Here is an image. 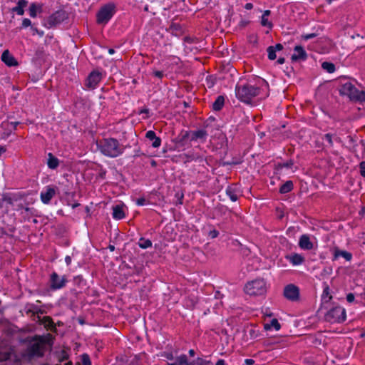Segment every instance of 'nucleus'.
Returning a JSON list of instances; mask_svg holds the SVG:
<instances>
[{
	"instance_id": "f257e3e1",
	"label": "nucleus",
	"mask_w": 365,
	"mask_h": 365,
	"mask_svg": "<svg viewBox=\"0 0 365 365\" xmlns=\"http://www.w3.org/2000/svg\"><path fill=\"white\" fill-rule=\"evenodd\" d=\"M96 145L103 155L110 158H116L120 155L125 150V147L120 145L118 140L113 138L98 140Z\"/></svg>"
},
{
	"instance_id": "f03ea898",
	"label": "nucleus",
	"mask_w": 365,
	"mask_h": 365,
	"mask_svg": "<svg viewBox=\"0 0 365 365\" xmlns=\"http://www.w3.org/2000/svg\"><path fill=\"white\" fill-rule=\"evenodd\" d=\"M44 336H35L29 342L26 349V354L29 357L42 356L43 355L44 346L48 342V337Z\"/></svg>"
},
{
	"instance_id": "7ed1b4c3",
	"label": "nucleus",
	"mask_w": 365,
	"mask_h": 365,
	"mask_svg": "<svg viewBox=\"0 0 365 365\" xmlns=\"http://www.w3.org/2000/svg\"><path fill=\"white\" fill-rule=\"evenodd\" d=\"M339 93L341 96H347L351 101L365 102V92L357 89L355 86L349 81H346L341 85Z\"/></svg>"
},
{
	"instance_id": "20e7f679",
	"label": "nucleus",
	"mask_w": 365,
	"mask_h": 365,
	"mask_svg": "<svg viewBox=\"0 0 365 365\" xmlns=\"http://www.w3.org/2000/svg\"><path fill=\"white\" fill-rule=\"evenodd\" d=\"M259 93V88L250 84L237 85L235 94L237 98L245 103H250L251 100Z\"/></svg>"
},
{
	"instance_id": "39448f33",
	"label": "nucleus",
	"mask_w": 365,
	"mask_h": 365,
	"mask_svg": "<svg viewBox=\"0 0 365 365\" xmlns=\"http://www.w3.org/2000/svg\"><path fill=\"white\" fill-rule=\"evenodd\" d=\"M245 292L250 296L263 295L267 292L266 282L263 279L248 282L245 284Z\"/></svg>"
},
{
	"instance_id": "423d86ee",
	"label": "nucleus",
	"mask_w": 365,
	"mask_h": 365,
	"mask_svg": "<svg viewBox=\"0 0 365 365\" xmlns=\"http://www.w3.org/2000/svg\"><path fill=\"white\" fill-rule=\"evenodd\" d=\"M346 317L345 309L340 306H336L326 312L324 319L330 323H341L346 320Z\"/></svg>"
},
{
	"instance_id": "0eeeda50",
	"label": "nucleus",
	"mask_w": 365,
	"mask_h": 365,
	"mask_svg": "<svg viewBox=\"0 0 365 365\" xmlns=\"http://www.w3.org/2000/svg\"><path fill=\"white\" fill-rule=\"evenodd\" d=\"M115 12V6L113 4H107L103 6L97 14V22L106 24L112 18Z\"/></svg>"
},
{
	"instance_id": "6e6552de",
	"label": "nucleus",
	"mask_w": 365,
	"mask_h": 365,
	"mask_svg": "<svg viewBox=\"0 0 365 365\" xmlns=\"http://www.w3.org/2000/svg\"><path fill=\"white\" fill-rule=\"evenodd\" d=\"M66 19H68L67 12L64 10H58L48 17L46 25L48 28H52L60 24Z\"/></svg>"
},
{
	"instance_id": "1a4fd4ad",
	"label": "nucleus",
	"mask_w": 365,
	"mask_h": 365,
	"mask_svg": "<svg viewBox=\"0 0 365 365\" xmlns=\"http://www.w3.org/2000/svg\"><path fill=\"white\" fill-rule=\"evenodd\" d=\"M49 282L51 289L53 290H56L64 287L68 280L65 276H62L61 277L56 272H54L51 274Z\"/></svg>"
},
{
	"instance_id": "9d476101",
	"label": "nucleus",
	"mask_w": 365,
	"mask_h": 365,
	"mask_svg": "<svg viewBox=\"0 0 365 365\" xmlns=\"http://www.w3.org/2000/svg\"><path fill=\"white\" fill-rule=\"evenodd\" d=\"M284 296L288 300L297 301L299 297V289L293 284H288L284 289Z\"/></svg>"
},
{
	"instance_id": "9b49d317",
	"label": "nucleus",
	"mask_w": 365,
	"mask_h": 365,
	"mask_svg": "<svg viewBox=\"0 0 365 365\" xmlns=\"http://www.w3.org/2000/svg\"><path fill=\"white\" fill-rule=\"evenodd\" d=\"M190 143L199 142L205 143L207 138V133L205 129H199L195 130H189Z\"/></svg>"
},
{
	"instance_id": "f8f14e48",
	"label": "nucleus",
	"mask_w": 365,
	"mask_h": 365,
	"mask_svg": "<svg viewBox=\"0 0 365 365\" xmlns=\"http://www.w3.org/2000/svg\"><path fill=\"white\" fill-rule=\"evenodd\" d=\"M102 78V74L99 71H93L88 76L86 81V86L94 89Z\"/></svg>"
},
{
	"instance_id": "ddd939ff",
	"label": "nucleus",
	"mask_w": 365,
	"mask_h": 365,
	"mask_svg": "<svg viewBox=\"0 0 365 365\" xmlns=\"http://www.w3.org/2000/svg\"><path fill=\"white\" fill-rule=\"evenodd\" d=\"M173 142L178 148H185L186 145L190 147V145H188V142H190L189 130H182L180 133L175 138Z\"/></svg>"
},
{
	"instance_id": "4468645a",
	"label": "nucleus",
	"mask_w": 365,
	"mask_h": 365,
	"mask_svg": "<svg viewBox=\"0 0 365 365\" xmlns=\"http://www.w3.org/2000/svg\"><path fill=\"white\" fill-rule=\"evenodd\" d=\"M55 195V187L51 186H47L45 188V190L41 192L40 197L43 203L48 204Z\"/></svg>"
},
{
	"instance_id": "2eb2a0df",
	"label": "nucleus",
	"mask_w": 365,
	"mask_h": 365,
	"mask_svg": "<svg viewBox=\"0 0 365 365\" xmlns=\"http://www.w3.org/2000/svg\"><path fill=\"white\" fill-rule=\"evenodd\" d=\"M307 58L305 50L301 46H296L294 48V53L292 55V61H304Z\"/></svg>"
},
{
	"instance_id": "dca6fc26",
	"label": "nucleus",
	"mask_w": 365,
	"mask_h": 365,
	"mask_svg": "<svg viewBox=\"0 0 365 365\" xmlns=\"http://www.w3.org/2000/svg\"><path fill=\"white\" fill-rule=\"evenodd\" d=\"M38 322L40 324L43 325L44 327L51 331H56V325L51 317L46 316L41 317L38 315Z\"/></svg>"
},
{
	"instance_id": "f3484780",
	"label": "nucleus",
	"mask_w": 365,
	"mask_h": 365,
	"mask_svg": "<svg viewBox=\"0 0 365 365\" xmlns=\"http://www.w3.org/2000/svg\"><path fill=\"white\" fill-rule=\"evenodd\" d=\"M1 61L8 66H14L18 65L17 61L8 50L3 52L1 55Z\"/></svg>"
},
{
	"instance_id": "a211bd4d",
	"label": "nucleus",
	"mask_w": 365,
	"mask_h": 365,
	"mask_svg": "<svg viewBox=\"0 0 365 365\" xmlns=\"http://www.w3.org/2000/svg\"><path fill=\"white\" fill-rule=\"evenodd\" d=\"M299 246L304 250H310L313 248V243L310 240V237L307 235H302L299 240Z\"/></svg>"
},
{
	"instance_id": "6ab92c4d",
	"label": "nucleus",
	"mask_w": 365,
	"mask_h": 365,
	"mask_svg": "<svg viewBox=\"0 0 365 365\" xmlns=\"http://www.w3.org/2000/svg\"><path fill=\"white\" fill-rule=\"evenodd\" d=\"M344 257L346 261H351L352 259V254L345 250H341L335 248L334 251V257L332 260H336L339 257Z\"/></svg>"
},
{
	"instance_id": "aec40b11",
	"label": "nucleus",
	"mask_w": 365,
	"mask_h": 365,
	"mask_svg": "<svg viewBox=\"0 0 365 365\" xmlns=\"http://www.w3.org/2000/svg\"><path fill=\"white\" fill-rule=\"evenodd\" d=\"M145 137L152 141V146L153 148H158L160 146L161 139L156 136V134L153 130H148L145 134Z\"/></svg>"
},
{
	"instance_id": "412c9836",
	"label": "nucleus",
	"mask_w": 365,
	"mask_h": 365,
	"mask_svg": "<svg viewBox=\"0 0 365 365\" xmlns=\"http://www.w3.org/2000/svg\"><path fill=\"white\" fill-rule=\"evenodd\" d=\"M125 217L122 205H117L113 207V217L115 220H121Z\"/></svg>"
},
{
	"instance_id": "4be33fe9",
	"label": "nucleus",
	"mask_w": 365,
	"mask_h": 365,
	"mask_svg": "<svg viewBox=\"0 0 365 365\" xmlns=\"http://www.w3.org/2000/svg\"><path fill=\"white\" fill-rule=\"evenodd\" d=\"M28 1L26 0H19L16 6L12 9V11L18 15L22 16L24 14V8L27 6Z\"/></svg>"
},
{
	"instance_id": "5701e85b",
	"label": "nucleus",
	"mask_w": 365,
	"mask_h": 365,
	"mask_svg": "<svg viewBox=\"0 0 365 365\" xmlns=\"http://www.w3.org/2000/svg\"><path fill=\"white\" fill-rule=\"evenodd\" d=\"M59 165L58 159L55 157L52 153L48 154L47 165L50 169L54 170L58 168Z\"/></svg>"
},
{
	"instance_id": "b1692460",
	"label": "nucleus",
	"mask_w": 365,
	"mask_h": 365,
	"mask_svg": "<svg viewBox=\"0 0 365 365\" xmlns=\"http://www.w3.org/2000/svg\"><path fill=\"white\" fill-rule=\"evenodd\" d=\"M225 104V98L222 96H219L212 104V109L214 110H220Z\"/></svg>"
},
{
	"instance_id": "393cba45",
	"label": "nucleus",
	"mask_w": 365,
	"mask_h": 365,
	"mask_svg": "<svg viewBox=\"0 0 365 365\" xmlns=\"http://www.w3.org/2000/svg\"><path fill=\"white\" fill-rule=\"evenodd\" d=\"M293 189V182L291 180L287 181L279 188V192L285 194L290 192Z\"/></svg>"
},
{
	"instance_id": "a878e982",
	"label": "nucleus",
	"mask_w": 365,
	"mask_h": 365,
	"mask_svg": "<svg viewBox=\"0 0 365 365\" xmlns=\"http://www.w3.org/2000/svg\"><path fill=\"white\" fill-rule=\"evenodd\" d=\"M264 329L266 330H269L274 328L275 330L278 331L280 329L281 326L277 319H273L271 320L269 324H265L264 325Z\"/></svg>"
},
{
	"instance_id": "bb28decb",
	"label": "nucleus",
	"mask_w": 365,
	"mask_h": 365,
	"mask_svg": "<svg viewBox=\"0 0 365 365\" xmlns=\"http://www.w3.org/2000/svg\"><path fill=\"white\" fill-rule=\"evenodd\" d=\"M304 257L299 254H294L289 257V261L294 265H298L302 264L304 262Z\"/></svg>"
},
{
	"instance_id": "cd10ccee",
	"label": "nucleus",
	"mask_w": 365,
	"mask_h": 365,
	"mask_svg": "<svg viewBox=\"0 0 365 365\" xmlns=\"http://www.w3.org/2000/svg\"><path fill=\"white\" fill-rule=\"evenodd\" d=\"M226 194L229 196L230 200L233 202H235L238 199V194L236 192L235 190L232 187H228L226 190Z\"/></svg>"
},
{
	"instance_id": "c85d7f7f",
	"label": "nucleus",
	"mask_w": 365,
	"mask_h": 365,
	"mask_svg": "<svg viewBox=\"0 0 365 365\" xmlns=\"http://www.w3.org/2000/svg\"><path fill=\"white\" fill-rule=\"evenodd\" d=\"M322 68L329 73H332L335 71V65L331 62H323L322 63Z\"/></svg>"
},
{
	"instance_id": "c756f323",
	"label": "nucleus",
	"mask_w": 365,
	"mask_h": 365,
	"mask_svg": "<svg viewBox=\"0 0 365 365\" xmlns=\"http://www.w3.org/2000/svg\"><path fill=\"white\" fill-rule=\"evenodd\" d=\"M185 156L186 158V160H185L186 162H190L192 160H198L199 162H202L203 160V158L201 155H197V154H194V153L185 154Z\"/></svg>"
},
{
	"instance_id": "7c9ffc66",
	"label": "nucleus",
	"mask_w": 365,
	"mask_h": 365,
	"mask_svg": "<svg viewBox=\"0 0 365 365\" xmlns=\"http://www.w3.org/2000/svg\"><path fill=\"white\" fill-rule=\"evenodd\" d=\"M175 365H189L187 357L185 354H182L175 359Z\"/></svg>"
},
{
	"instance_id": "2f4dec72",
	"label": "nucleus",
	"mask_w": 365,
	"mask_h": 365,
	"mask_svg": "<svg viewBox=\"0 0 365 365\" xmlns=\"http://www.w3.org/2000/svg\"><path fill=\"white\" fill-rule=\"evenodd\" d=\"M138 245L140 248L146 249L152 246V242L150 240L141 237L139 240Z\"/></svg>"
},
{
	"instance_id": "473e14b6",
	"label": "nucleus",
	"mask_w": 365,
	"mask_h": 365,
	"mask_svg": "<svg viewBox=\"0 0 365 365\" xmlns=\"http://www.w3.org/2000/svg\"><path fill=\"white\" fill-rule=\"evenodd\" d=\"M38 9H41L40 6L35 3L31 4L29 7V15L33 18L36 17Z\"/></svg>"
},
{
	"instance_id": "72a5a7b5",
	"label": "nucleus",
	"mask_w": 365,
	"mask_h": 365,
	"mask_svg": "<svg viewBox=\"0 0 365 365\" xmlns=\"http://www.w3.org/2000/svg\"><path fill=\"white\" fill-rule=\"evenodd\" d=\"M268 53V58L270 60H274L277 57L276 51L273 48V46H270L267 49Z\"/></svg>"
},
{
	"instance_id": "f704fd0d",
	"label": "nucleus",
	"mask_w": 365,
	"mask_h": 365,
	"mask_svg": "<svg viewBox=\"0 0 365 365\" xmlns=\"http://www.w3.org/2000/svg\"><path fill=\"white\" fill-rule=\"evenodd\" d=\"M82 365H91V359L87 354H83L81 356Z\"/></svg>"
},
{
	"instance_id": "c9c22d12",
	"label": "nucleus",
	"mask_w": 365,
	"mask_h": 365,
	"mask_svg": "<svg viewBox=\"0 0 365 365\" xmlns=\"http://www.w3.org/2000/svg\"><path fill=\"white\" fill-rule=\"evenodd\" d=\"M261 24L263 26H267L268 28H272V24L270 21H268L267 17H264V16H262Z\"/></svg>"
},
{
	"instance_id": "e433bc0d",
	"label": "nucleus",
	"mask_w": 365,
	"mask_h": 365,
	"mask_svg": "<svg viewBox=\"0 0 365 365\" xmlns=\"http://www.w3.org/2000/svg\"><path fill=\"white\" fill-rule=\"evenodd\" d=\"M1 200H2V202H6L7 204H9L10 205H13V203H14L13 198L11 197H10L9 195H4Z\"/></svg>"
},
{
	"instance_id": "4c0bfd02",
	"label": "nucleus",
	"mask_w": 365,
	"mask_h": 365,
	"mask_svg": "<svg viewBox=\"0 0 365 365\" xmlns=\"http://www.w3.org/2000/svg\"><path fill=\"white\" fill-rule=\"evenodd\" d=\"M293 164H294L293 160H290L286 163H279L277 166L280 168H290L293 165Z\"/></svg>"
},
{
	"instance_id": "58836bf2",
	"label": "nucleus",
	"mask_w": 365,
	"mask_h": 365,
	"mask_svg": "<svg viewBox=\"0 0 365 365\" xmlns=\"http://www.w3.org/2000/svg\"><path fill=\"white\" fill-rule=\"evenodd\" d=\"M10 359V354L9 352L0 351V361H6Z\"/></svg>"
},
{
	"instance_id": "ea45409f",
	"label": "nucleus",
	"mask_w": 365,
	"mask_h": 365,
	"mask_svg": "<svg viewBox=\"0 0 365 365\" xmlns=\"http://www.w3.org/2000/svg\"><path fill=\"white\" fill-rule=\"evenodd\" d=\"M360 174L362 177L365 178V161L359 163Z\"/></svg>"
},
{
	"instance_id": "a19ab883",
	"label": "nucleus",
	"mask_w": 365,
	"mask_h": 365,
	"mask_svg": "<svg viewBox=\"0 0 365 365\" xmlns=\"http://www.w3.org/2000/svg\"><path fill=\"white\" fill-rule=\"evenodd\" d=\"M31 25V21L30 19H24L23 21H22V26L24 28H26V27H29Z\"/></svg>"
},
{
	"instance_id": "79ce46f5",
	"label": "nucleus",
	"mask_w": 365,
	"mask_h": 365,
	"mask_svg": "<svg viewBox=\"0 0 365 365\" xmlns=\"http://www.w3.org/2000/svg\"><path fill=\"white\" fill-rule=\"evenodd\" d=\"M324 139L329 143V144L330 145H333V141H332V135L330 134V133H327L325 135H324Z\"/></svg>"
},
{
	"instance_id": "37998d69",
	"label": "nucleus",
	"mask_w": 365,
	"mask_h": 365,
	"mask_svg": "<svg viewBox=\"0 0 365 365\" xmlns=\"http://www.w3.org/2000/svg\"><path fill=\"white\" fill-rule=\"evenodd\" d=\"M354 299H355V297H354V294L353 293H349L346 295V300L349 303L353 302L354 301Z\"/></svg>"
},
{
	"instance_id": "c03bdc74",
	"label": "nucleus",
	"mask_w": 365,
	"mask_h": 365,
	"mask_svg": "<svg viewBox=\"0 0 365 365\" xmlns=\"http://www.w3.org/2000/svg\"><path fill=\"white\" fill-rule=\"evenodd\" d=\"M145 202H146V200H145V198L140 197V198L137 199L136 204L138 205L142 206V205H144L145 204Z\"/></svg>"
},
{
	"instance_id": "a18cd8bd",
	"label": "nucleus",
	"mask_w": 365,
	"mask_h": 365,
	"mask_svg": "<svg viewBox=\"0 0 365 365\" xmlns=\"http://www.w3.org/2000/svg\"><path fill=\"white\" fill-rule=\"evenodd\" d=\"M315 36H316V34L312 33V34H307V35L302 36V38L304 40H309V39L314 38Z\"/></svg>"
},
{
	"instance_id": "49530a36",
	"label": "nucleus",
	"mask_w": 365,
	"mask_h": 365,
	"mask_svg": "<svg viewBox=\"0 0 365 365\" xmlns=\"http://www.w3.org/2000/svg\"><path fill=\"white\" fill-rule=\"evenodd\" d=\"M154 76L158 78H162L163 77V71H155L153 73Z\"/></svg>"
},
{
	"instance_id": "de8ad7c7",
	"label": "nucleus",
	"mask_w": 365,
	"mask_h": 365,
	"mask_svg": "<svg viewBox=\"0 0 365 365\" xmlns=\"http://www.w3.org/2000/svg\"><path fill=\"white\" fill-rule=\"evenodd\" d=\"M219 235V232L218 231L214 230H212L210 232V236L212 237V238H215L218 236Z\"/></svg>"
},
{
	"instance_id": "09e8293b",
	"label": "nucleus",
	"mask_w": 365,
	"mask_h": 365,
	"mask_svg": "<svg viewBox=\"0 0 365 365\" xmlns=\"http://www.w3.org/2000/svg\"><path fill=\"white\" fill-rule=\"evenodd\" d=\"M273 48L277 51H281L283 48V46L281 43H277Z\"/></svg>"
},
{
	"instance_id": "8fccbe9b",
	"label": "nucleus",
	"mask_w": 365,
	"mask_h": 365,
	"mask_svg": "<svg viewBox=\"0 0 365 365\" xmlns=\"http://www.w3.org/2000/svg\"><path fill=\"white\" fill-rule=\"evenodd\" d=\"M245 363L246 365H252V364H254L255 361L251 359H245Z\"/></svg>"
},
{
	"instance_id": "3c124183",
	"label": "nucleus",
	"mask_w": 365,
	"mask_h": 365,
	"mask_svg": "<svg viewBox=\"0 0 365 365\" xmlns=\"http://www.w3.org/2000/svg\"><path fill=\"white\" fill-rule=\"evenodd\" d=\"M170 29L176 30V31L180 30V26L178 24H173L170 26Z\"/></svg>"
},
{
	"instance_id": "603ef678",
	"label": "nucleus",
	"mask_w": 365,
	"mask_h": 365,
	"mask_svg": "<svg viewBox=\"0 0 365 365\" xmlns=\"http://www.w3.org/2000/svg\"><path fill=\"white\" fill-rule=\"evenodd\" d=\"M65 262L67 265H70L71 263V258L70 256H66L65 258Z\"/></svg>"
},
{
	"instance_id": "864d4df0",
	"label": "nucleus",
	"mask_w": 365,
	"mask_h": 365,
	"mask_svg": "<svg viewBox=\"0 0 365 365\" xmlns=\"http://www.w3.org/2000/svg\"><path fill=\"white\" fill-rule=\"evenodd\" d=\"M245 8L247 10L252 9L253 8V5L252 3H247L245 6Z\"/></svg>"
},
{
	"instance_id": "5fc2aeb1",
	"label": "nucleus",
	"mask_w": 365,
	"mask_h": 365,
	"mask_svg": "<svg viewBox=\"0 0 365 365\" xmlns=\"http://www.w3.org/2000/svg\"><path fill=\"white\" fill-rule=\"evenodd\" d=\"M215 365H225V362L223 359H219Z\"/></svg>"
},
{
	"instance_id": "6e6d98bb",
	"label": "nucleus",
	"mask_w": 365,
	"mask_h": 365,
	"mask_svg": "<svg viewBox=\"0 0 365 365\" xmlns=\"http://www.w3.org/2000/svg\"><path fill=\"white\" fill-rule=\"evenodd\" d=\"M284 61H285L284 58L280 57V58H278L277 62L279 64H283L284 63Z\"/></svg>"
},
{
	"instance_id": "4d7b16f0",
	"label": "nucleus",
	"mask_w": 365,
	"mask_h": 365,
	"mask_svg": "<svg viewBox=\"0 0 365 365\" xmlns=\"http://www.w3.org/2000/svg\"><path fill=\"white\" fill-rule=\"evenodd\" d=\"M270 14V11L269 10H266L264 11V14H262V16H264V17H268Z\"/></svg>"
},
{
	"instance_id": "13d9d810",
	"label": "nucleus",
	"mask_w": 365,
	"mask_h": 365,
	"mask_svg": "<svg viewBox=\"0 0 365 365\" xmlns=\"http://www.w3.org/2000/svg\"><path fill=\"white\" fill-rule=\"evenodd\" d=\"M6 148L4 146L0 145V156L6 152Z\"/></svg>"
},
{
	"instance_id": "bf43d9fd",
	"label": "nucleus",
	"mask_w": 365,
	"mask_h": 365,
	"mask_svg": "<svg viewBox=\"0 0 365 365\" xmlns=\"http://www.w3.org/2000/svg\"><path fill=\"white\" fill-rule=\"evenodd\" d=\"M149 113V110L148 108H143L140 111V114L141 113Z\"/></svg>"
},
{
	"instance_id": "052dcab7",
	"label": "nucleus",
	"mask_w": 365,
	"mask_h": 365,
	"mask_svg": "<svg viewBox=\"0 0 365 365\" xmlns=\"http://www.w3.org/2000/svg\"><path fill=\"white\" fill-rule=\"evenodd\" d=\"M19 122H11V125L13 126L14 129H16V126L19 125Z\"/></svg>"
},
{
	"instance_id": "680f3d73",
	"label": "nucleus",
	"mask_w": 365,
	"mask_h": 365,
	"mask_svg": "<svg viewBox=\"0 0 365 365\" xmlns=\"http://www.w3.org/2000/svg\"><path fill=\"white\" fill-rule=\"evenodd\" d=\"M188 353H189V355H190V356H195V351H194L193 349H190V350H189V352H188Z\"/></svg>"
},
{
	"instance_id": "e2e57ef3",
	"label": "nucleus",
	"mask_w": 365,
	"mask_h": 365,
	"mask_svg": "<svg viewBox=\"0 0 365 365\" xmlns=\"http://www.w3.org/2000/svg\"><path fill=\"white\" fill-rule=\"evenodd\" d=\"M167 359H169V360H173L174 358H173V356L172 354H169L166 356Z\"/></svg>"
},
{
	"instance_id": "0e129e2a",
	"label": "nucleus",
	"mask_w": 365,
	"mask_h": 365,
	"mask_svg": "<svg viewBox=\"0 0 365 365\" xmlns=\"http://www.w3.org/2000/svg\"><path fill=\"white\" fill-rule=\"evenodd\" d=\"M108 249L110 250V251H114L115 250V246L114 245H110L108 246Z\"/></svg>"
},
{
	"instance_id": "69168bd1",
	"label": "nucleus",
	"mask_w": 365,
	"mask_h": 365,
	"mask_svg": "<svg viewBox=\"0 0 365 365\" xmlns=\"http://www.w3.org/2000/svg\"><path fill=\"white\" fill-rule=\"evenodd\" d=\"M108 53L110 54H113L115 53V50L113 48H109L108 49Z\"/></svg>"
},
{
	"instance_id": "338daca9",
	"label": "nucleus",
	"mask_w": 365,
	"mask_h": 365,
	"mask_svg": "<svg viewBox=\"0 0 365 365\" xmlns=\"http://www.w3.org/2000/svg\"><path fill=\"white\" fill-rule=\"evenodd\" d=\"M220 292L217 291L215 292V297L216 298H218V297H220Z\"/></svg>"
},
{
	"instance_id": "774afa93",
	"label": "nucleus",
	"mask_w": 365,
	"mask_h": 365,
	"mask_svg": "<svg viewBox=\"0 0 365 365\" xmlns=\"http://www.w3.org/2000/svg\"><path fill=\"white\" fill-rule=\"evenodd\" d=\"M78 205H79V204H78V203H76V204L73 205H72V207H73V208H75V207H78Z\"/></svg>"
}]
</instances>
